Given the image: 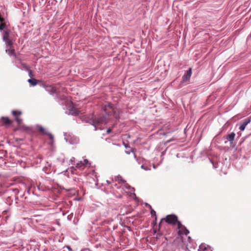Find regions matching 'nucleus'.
Instances as JSON below:
<instances>
[{
  "label": "nucleus",
  "instance_id": "nucleus-1",
  "mask_svg": "<svg viewBox=\"0 0 251 251\" xmlns=\"http://www.w3.org/2000/svg\"><path fill=\"white\" fill-rule=\"evenodd\" d=\"M9 33L7 31H4L3 34V39L5 43L6 46V53L11 56L15 55V50L12 48V43L8 38Z\"/></svg>",
  "mask_w": 251,
  "mask_h": 251
},
{
  "label": "nucleus",
  "instance_id": "nucleus-2",
  "mask_svg": "<svg viewBox=\"0 0 251 251\" xmlns=\"http://www.w3.org/2000/svg\"><path fill=\"white\" fill-rule=\"evenodd\" d=\"M166 222L168 224L177 225V223L179 222L177 220V217L175 215H170L166 216Z\"/></svg>",
  "mask_w": 251,
  "mask_h": 251
},
{
  "label": "nucleus",
  "instance_id": "nucleus-3",
  "mask_svg": "<svg viewBox=\"0 0 251 251\" xmlns=\"http://www.w3.org/2000/svg\"><path fill=\"white\" fill-rule=\"evenodd\" d=\"M177 228L178 229V233L179 235H187L189 231L184 227L183 226L181 225L180 222L177 223Z\"/></svg>",
  "mask_w": 251,
  "mask_h": 251
},
{
  "label": "nucleus",
  "instance_id": "nucleus-4",
  "mask_svg": "<svg viewBox=\"0 0 251 251\" xmlns=\"http://www.w3.org/2000/svg\"><path fill=\"white\" fill-rule=\"evenodd\" d=\"M103 111L108 115H111L113 112V108L111 104L108 103L103 106Z\"/></svg>",
  "mask_w": 251,
  "mask_h": 251
},
{
  "label": "nucleus",
  "instance_id": "nucleus-5",
  "mask_svg": "<svg viewBox=\"0 0 251 251\" xmlns=\"http://www.w3.org/2000/svg\"><path fill=\"white\" fill-rule=\"evenodd\" d=\"M88 165V161L87 159H84L83 161H79L75 165V168L79 169H83Z\"/></svg>",
  "mask_w": 251,
  "mask_h": 251
},
{
  "label": "nucleus",
  "instance_id": "nucleus-6",
  "mask_svg": "<svg viewBox=\"0 0 251 251\" xmlns=\"http://www.w3.org/2000/svg\"><path fill=\"white\" fill-rule=\"evenodd\" d=\"M37 127L38 130L40 132H41L42 134L48 135L51 140L53 139V135L51 133L47 132L43 127H42L41 126H37Z\"/></svg>",
  "mask_w": 251,
  "mask_h": 251
},
{
  "label": "nucleus",
  "instance_id": "nucleus-7",
  "mask_svg": "<svg viewBox=\"0 0 251 251\" xmlns=\"http://www.w3.org/2000/svg\"><path fill=\"white\" fill-rule=\"evenodd\" d=\"M251 122V120L250 118H248L245 119L243 121V122L240 124L239 126V129L241 131H243L245 130L246 126L248 124H249Z\"/></svg>",
  "mask_w": 251,
  "mask_h": 251
},
{
  "label": "nucleus",
  "instance_id": "nucleus-8",
  "mask_svg": "<svg viewBox=\"0 0 251 251\" xmlns=\"http://www.w3.org/2000/svg\"><path fill=\"white\" fill-rule=\"evenodd\" d=\"M12 114L15 117V120L17 121L18 124H20L22 122V120L19 118H18V116L22 114V112L20 111H15L13 110L12 112Z\"/></svg>",
  "mask_w": 251,
  "mask_h": 251
},
{
  "label": "nucleus",
  "instance_id": "nucleus-9",
  "mask_svg": "<svg viewBox=\"0 0 251 251\" xmlns=\"http://www.w3.org/2000/svg\"><path fill=\"white\" fill-rule=\"evenodd\" d=\"M123 189L126 193H131L134 191V188L131 187V186L126 183H124V185L123 186Z\"/></svg>",
  "mask_w": 251,
  "mask_h": 251
},
{
  "label": "nucleus",
  "instance_id": "nucleus-10",
  "mask_svg": "<svg viewBox=\"0 0 251 251\" xmlns=\"http://www.w3.org/2000/svg\"><path fill=\"white\" fill-rule=\"evenodd\" d=\"M191 75H192V69L190 68L188 70L187 74L183 76V81H187L189 80Z\"/></svg>",
  "mask_w": 251,
  "mask_h": 251
},
{
  "label": "nucleus",
  "instance_id": "nucleus-11",
  "mask_svg": "<svg viewBox=\"0 0 251 251\" xmlns=\"http://www.w3.org/2000/svg\"><path fill=\"white\" fill-rule=\"evenodd\" d=\"M95 123L97 124H106L107 122L106 121L105 117H98L97 120L95 122Z\"/></svg>",
  "mask_w": 251,
  "mask_h": 251
},
{
  "label": "nucleus",
  "instance_id": "nucleus-12",
  "mask_svg": "<svg viewBox=\"0 0 251 251\" xmlns=\"http://www.w3.org/2000/svg\"><path fill=\"white\" fill-rule=\"evenodd\" d=\"M199 251H211L210 248L208 246H206L205 244H201L199 247Z\"/></svg>",
  "mask_w": 251,
  "mask_h": 251
},
{
  "label": "nucleus",
  "instance_id": "nucleus-13",
  "mask_svg": "<svg viewBox=\"0 0 251 251\" xmlns=\"http://www.w3.org/2000/svg\"><path fill=\"white\" fill-rule=\"evenodd\" d=\"M235 134L234 132H231L230 134H228L226 137V139L229 141L230 142L232 143L235 138Z\"/></svg>",
  "mask_w": 251,
  "mask_h": 251
},
{
  "label": "nucleus",
  "instance_id": "nucleus-14",
  "mask_svg": "<svg viewBox=\"0 0 251 251\" xmlns=\"http://www.w3.org/2000/svg\"><path fill=\"white\" fill-rule=\"evenodd\" d=\"M46 90L50 94H53L56 92V88L51 86H47Z\"/></svg>",
  "mask_w": 251,
  "mask_h": 251
},
{
  "label": "nucleus",
  "instance_id": "nucleus-15",
  "mask_svg": "<svg viewBox=\"0 0 251 251\" xmlns=\"http://www.w3.org/2000/svg\"><path fill=\"white\" fill-rule=\"evenodd\" d=\"M1 121L5 125H8V124H10L11 123L10 120L7 117H2L1 118Z\"/></svg>",
  "mask_w": 251,
  "mask_h": 251
},
{
  "label": "nucleus",
  "instance_id": "nucleus-16",
  "mask_svg": "<svg viewBox=\"0 0 251 251\" xmlns=\"http://www.w3.org/2000/svg\"><path fill=\"white\" fill-rule=\"evenodd\" d=\"M28 82L32 85L35 86L37 84V80L35 79L31 78L28 80Z\"/></svg>",
  "mask_w": 251,
  "mask_h": 251
},
{
  "label": "nucleus",
  "instance_id": "nucleus-17",
  "mask_svg": "<svg viewBox=\"0 0 251 251\" xmlns=\"http://www.w3.org/2000/svg\"><path fill=\"white\" fill-rule=\"evenodd\" d=\"M115 180L118 181L120 183H125V181L123 179V178L121 176H117L115 178Z\"/></svg>",
  "mask_w": 251,
  "mask_h": 251
},
{
  "label": "nucleus",
  "instance_id": "nucleus-18",
  "mask_svg": "<svg viewBox=\"0 0 251 251\" xmlns=\"http://www.w3.org/2000/svg\"><path fill=\"white\" fill-rule=\"evenodd\" d=\"M71 114L72 115H77L78 113V111L75 110V109H74L73 108H72L71 110Z\"/></svg>",
  "mask_w": 251,
  "mask_h": 251
},
{
  "label": "nucleus",
  "instance_id": "nucleus-19",
  "mask_svg": "<svg viewBox=\"0 0 251 251\" xmlns=\"http://www.w3.org/2000/svg\"><path fill=\"white\" fill-rule=\"evenodd\" d=\"M151 214L152 216L156 217V212L154 210L151 209ZM156 220V217H155V220Z\"/></svg>",
  "mask_w": 251,
  "mask_h": 251
},
{
  "label": "nucleus",
  "instance_id": "nucleus-20",
  "mask_svg": "<svg viewBox=\"0 0 251 251\" xmlns=\"http://www.w3.org/2000/svg\"><path fill=\"white\" fill-rule=\"evenodd\" d=\"M75 158L73 157L71 158L70 161L72 163V164L73 165L74 163L75 162Z\"/></svg>",
  "mask_w": 251,
  "mask_h": 251
},
{
  "label": "nucleus",
  "instance_id": "nucleus-21",
  "mask_svg": "<svg viewBox=\"0 0 251 251\" xmlns=\"http://www.w3.org/2000/svg\"><path fill=\"white\" fill-rule=\"evenodd\" d=\"M4 27H5V25L4 24H2V23L0 25V30H1L2 29H3L4 28Z\"/></svg>",
  "mask_w": 251,
  "mask_h": 251
},
{
  "label": "nucleus",
  "instance_id": "nucleus-22",
  "mask_svg": "<svg viewBox=\"0 0 251 251\" xmlns=\"http://www.w3.org/2000/svg\"><path fill=\"white\" fill-rule=\"evenodd\" d=\"M32 75V71H31L30 70H29V75L30 76H31V75Z\"/></svg>",
  "mask_w": 251,
  "mask_h": 251
},
{
  "label": "nucleus",
  "instance_id": "nucleus-23",
  "mask_svg": "<svg viewBox=\"0 0 251 251\" xmlns=\"http://www.w3.org/2000/svg\"><path fill=\"white\" fill-rule=\"evenodd\" d=\"M111 129H108L107 130L106 132H107V133L109 134V133H110L111 132Z\"/></svg>",
  "mask_w": 251,
  "mask_h": 251
},
{
  "label": "nucleus",
  "instance_id": "nucleus-24",
  "mask_svg": "<svg viewBox=\"0 0 251 251\" xmlns=\"http://www.w3.org/2000/svg\"><path fill=\"white\" fill-rule=\"evenodd\" d=\"M141 168H142V169H144V170H147V168L144 167V166L143 165H142V166H141Z\"/></svg>",
  "mask_w": 251,
  "mask_h": 251
},
{
  "label": "nucleus",
  "instance_id": "nucleus-25",
  "mask_svg": "<svg viewBox=\"0 0 251 251\" xmlns=\"http://www.w3.org/2000/svg\"><path fill=\"white\" fill-rule=\"evenodd\" d=\"M67 248L68 249V250H69V251H72V249H71L70 247H67Z\"/></svg>",
  "mask_w": 251,
  "mask_h": 251
},
{
  "label": "nucleus",
  "instance_id": "nucleus-26",
  "mask_svg": "<svg viewBox=\"0 0 251 251\" xmlns=\"http://www.w3.org/2000/svg\"><path fill=\"white\" fill-rule=\"evenodd\" d=\"M3 21V19L0 17V22H2Z\"/></svg>",
  "mask_w": 251,
  "mask_h": 251
}]
</instances>
